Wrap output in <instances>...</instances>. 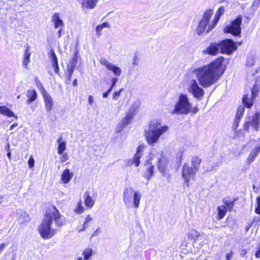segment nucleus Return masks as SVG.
<instances>
[{"instance_id": "obj_1", "label": "nucleus", "mask_w": 260, "mask_h": 260, "mask_svg": "<svg viewBox=\"0 0 260 260\" xmlns=\"http://www.w3.org/2000/svg\"><path fill=\"white\" fill-rule=\"evenodd\" d=\"M222 62V58H218L194 70L193 73L202 87H209L219 79L224 72Z\"/></svg>"}, {"instance_id": "obj_2", "label": "nucleus", "mask_w": 260, "mask_h": 260, "mask_svg": "<svg viewBox=\"0 0 260 260\" xmlns=\"http://www.w3.org/2000/svg\"><path fill=\"white\" fill-rule=\"evenodd\" d=\"M53 221L59 228L63 224V219L58 210L55 207H51L46 213L41 223L39 231L41 236L45 239H48L53 237L56 233V230L51 226Z\"/></svg>"}, {"instance_id": "obj_3", "label": "nucleus", "mask_w": 260, "mask_h": 260, "mask_svg": "<svg viewBox=\"0 0 260 260\" xmlns=\"http://www.w3.org/2000/svg\"><path fill=\"white\" fill-rule=\"evenodd\" d=\"M169 129L168 125H162L160 120H151L144 130V136L148 145L154 146L159 142V138Z\"/></svg>"}, {"instance_id": "obj_4", "label": "nucleus", "mask_w": 260, "mask_h": 260, "mask_svg": "<svg viewBox=\"0 0 260 260\" xmlns=\"http://www.w3.org/2000/svg\"><path fill=\"white\" fill-rule=\"evenodd\" d=\"M199 111L196 107H193V104L190 101L187 94L180 93L174 107L170 111L172 114L187 115L189 113L196 114Z\"/></svg>"}, {"instance_id": "obj_5", "label": "nucleus", "mask_w": 260, "mask_h": 260, "mask_svg": "<svg viewBox=\"0 0 260 260\" xmlns=\"http://www.w3.org/2000/svg\"><path fill=\"white\" fill-rule=\"evenodd\" d=\"M141 197L142 194L139 191L135 190L131 187H126L123 192V203L127 207L138 209Z\"/></svg>"}, {"instance_id": "obj_6", "label": "nucleus", "mask_w": 260, "mask_h": 260, "mask_svg": "<svg viewBox=\"0 0 260 260\" xmlns=\"http://www.w3.org/2000/svg\"><path fill=\"white\" fill-rule=\"evenodd\" d=\"M213 12L211 10L206 11L203 15L201 20L200 21L199 25L196 29V32L198 35L200 36L204 32L207 31L208 26L209 24H213V21L209 22V20L212 16Z\"/></svg>"}, {"instance_id": "obj_7", "label": "nucleus", "mask_w": 260, "mask_h": 260, "mask_svg": "<svg viewBox=\"0 0 260 260\" xmlns=\"http://www.w3.org/2000/svg\"><path fill=\"white\" fill-rule=\"evenodd\" d=\"M187 90L198 100H201L204 98L205 91L199 86L195 79H191L188 81Z\"/></svg>"}, {"instance_id": "obj_8", "label": "nucleus", "mask_w": 260, "mask_h": 260, "mask_svg": "<svg viewBox=\"0 0 260 260\" xmlns=\"http://www.w3.org/2000/svg\"><path fill=\"white\" fill-rule=\"evenodd\" d=\"M260 124V113L256 112L251 116L246 118L244 125V128L248 132L250 126H251L255 131H257L259 129Z\"/></svg>"}, {"instance_id": "obj_9", "label": "nucleus", "mask_w": 260, "mask_h": 260, "mask_svg": "<svg viewBox=\"0 0 260 260\" xmlns=\"http://www.w3.org/2000/svg\"><path fill=\"white\" fill-rule=\"evenodd\" d=\"M135 113V109L134 108L132 107L129 108L126 112L125 116L117 124L115 129L116 133H120L126 126L129 124L131 123Z\"/></svg>"}, {"instance_id": "obj_10", "label": "nucleus", "mask_w": 260, "mask_h": 260, "mask_svg": "<svg viewBox=\"0 0 260 260\" xmlns=\"http://www.w3.org/2000/svg\"><path fill=\"white\" fill-rule=\"evenodd\" d=\"M242 17L238 16L231 24L227 25L223 30L225 33H231L234 36H239L241 32Z\"/></svg>"}, {"instance_id": "obj_11", "label": "nucleus", "mask_w": 260, "mask_h": 260, "mask_svg": "<svg viewBox=\"0 0 260 260\" xmlns=\"http://www.w3.org/2000/svg\"><path fill=\"white\" fill-rule=\"evenodd\" d=\"M220 52L230 54L237 48V43H235L232 39H225L218 43Z\"/></svg>"}, {"instance_id": "obj_12", "label": "nucleus", "mask_w": 260, "mask_h": 260, "mask_svg": "<svg viewBox=\"0 0 260 260\" xmlns=\"http://www.w3.org/2000/svg\"><path fill=\"white\" fill-rule=\"evenodd\" d=\"M197 172L191 167H189L187 164H184L182 169V177L184 180L186 185H189L190 180H193Z\"/></svg>"}, {"instance_id": "obj_13", "label": "nucleus", "mask_w": 260, "mask_h": 260, "mask_svg": "<svg viewBox=\"0 0 260 260\" xmlns=\"http://www.w3.org/2000/svg\"><path fill=\"white\" fill-rule=\"evenodd\" d=\"M169 160L162 151L158 158L157 168L160 173L164 176L166 175V169L168 165Z\"/></svg>"}, {"instance_id": "obj_14", "label": "nucleus", "mask_w": 260, "mask_h": 260, "mask_svg": "<svg viewBox=\"0 0 260 260\" xmlns=\"http://www.w3.org/2000/svg\"><path fill=\"white\" fill-rule=\"evenodd\" d=\"M258 89L255 85L253 86L251 89V94L250 97L249 98L248 95H244L243 98L242 102L244 105L248 108H251L253 105L254 100L257 95Z\"/></svg>"}, {"instance_id": "obj_15", "label": "nucleus", "mask_w": 260, "mask_h": 260, "mask_svg": "<svg viewBox=\"0 0 260 260\" xmlns=\"http://www.w3.org/2000/svg\"><path fill=\"white\" fill-rule=\"evenodd\" d=\"M101 63L105 66L108 70L113 72L116 76H118L121 75V70L119 67L115 66L106 60H101Z\"/></svg>"}, {"instance_id": "obj_16", "label": "nucleus", "mask_w": 260, "mask_h": 260, "mask_svg": "<svg viewBox=\"0 0 260 260\" xmlns=\"http://www.w3.org/2000/svg\"><path fill=\"white\" fill-rule=\"evenodd\" d=\"M220 49L219 45L218 43H211L207 48L203 51L204 54H209L211 55H215L218 52Z\"/></svg>"}, {"instance_id": "obj_17", "label": "nucleus", "mask_w": 260, "mask_h": 260, "mask_svg": "<svg viewBox=\"0 0 260 260\" xmlns=\"http://www.w3.org/2000/svg\"><path fill=\"white\" fill-rule=\"evenodd\" d=\"M43 96L45 101L46 109L47 111L50 112L53 108V99L44 89H43Z\"/></svg>"}, {"instance_id": "obj_18", "label": "nucleus", "mask_w": 260, "mask_h": 260, "mask_svg": "<svg viewBox=\"0 0 260 260\" xmlns=\"http://www.w3.org/2000/svg\"><path fill=\"white\" fill-rule=\"evenodd\" d=\"M224 8L223 7H220L218 9V10L216 12V14L215 15V16L214 17V19H213V24H209L208 28V29H207V31H211L214 27V26L217 23V22H218V20H219V19L220 18V17L224 13Z\"/></svg>"}, {"instance_id": "obj_19", "label": "nucleus", "mask_w": 260, "mask_h": 260, "mask_svg": "<svg viewBox=\"0 0 260 260\" xmlns=\"http://www.w3.org/2000/svg\"><path fill=\"white\" fill-rule=\"evenodd\" d=\"M51 21L54 23V28L57 29L59 27H63L64 23L63 20L60 18L58 13H55L51 17Z\"/></svg>"}, {"instance_id": "obj_20", "label": "nucleus", "mask_w": 260, "mask_h": 260, "mask_svg": "<svg viewBox=\"0 0 260 260\" xmlns=\"http://www.w3.org/2000/svg\"><path fill=\"white\" fill-rule=\"evenodd\" d=\"M73 173L70 172L69 169H65L61 175V180L64 184L69 183L72 177H73Z\"/></svg>"}, {"instance_id": "obj_21", "label": "nucleus", "mask_w": 260, "mask_h": 260, "mask_svg": "<svg viewBox=\"0 0 260 260\" xmlns=\"http://www.w3.org/2000/svg\"><path fill=\"white\" fill-rule=\"evenodd\" d=\"M142 151L143 148L139 146L137 148L136 154L132 159V164H135L136 167L139 166L140 163V159L142 156Z\"/></svg>"}, {"instance_id": "obj_22", "label": "nucleus", "mask_w": 260, "mask_h": 260, "mask_svg": "<svg viewBox=\"0 0 260 260\" xmlns=\"http://www.w3.org/2000/svg\"><path fill=\"white\" fill-rule=\"evenodd\" d=\"M0 114L7 116L9 117H14L16 119L17 118V116L6 106H0Z\"/></svg>"}, {"instance_id": "obj_23", "label": "nucleus", "mask_w": 260, "mask_h": 260, "mask_svg": "<svg viewBox=\"0 0 260 260\" xmlns=\"http://www.w3.org/2000/svg\"><path fill=\"white\" fill-rule=\"evenodd\" d=\"M26 95L28 98L27 103L30 104L37 99V93L35 89H29L27 91Z\"/></svg>"}, {"instance_id": "obj_24", "label": "nucleus", "mask_w": 260, "mask_h": 260, "mask_svg": "<svg viewBox=\"0 0 260 260\" xmlns=\"http://www.w3.org/2000/svg\"><path fill=\"white\" fill-rule=\"evenodd\" d=\"M98 0H82L81 4L83 7L87 9H93L94 8Z\"/></svg>"}, {"instance_id": "obj_25", "label": "nucleus", "mask_w": 260, "mask_h": 260, "mask_svg": "<svg viewBox=\"0 0 260 260\" xmlns=\"http://www.w3.org/2000/svg\"><path fill=\"white\" fill-rule=\"evenodd\" d=\"M58 145L57 148V153L58 154H62L66 149V144L62 140V137H60L57 140Z\"/></svg>"}, {"instance_id": "obj_26", "label": "nucleus", "mask_w": 260, "mask_h": 260, "mask_svg": "<svg viewBox=\"0 0 260 260\" xmlns=\"http://www.w3.org/2000/svg\"><path fill=\"white\" fill-rule=\"evenodd\" d=\"M201 162V159L199 157L193 156L191 158L192 167H191L197 172L199 170Z\"/></svg>"}, {"instance_id": "obj_27", "label": "nucleus", "mask_w": 260, "mask_h": 260, "mask_svg": "<svg viewBox=\"0 0 260 260\" xmlns=\"http://www.w3.org/2000/svg\"><path fill=\"white\" fill-rule=\"evenodd\" d=\"M84 196H86L84 202L86 207L91 208L94 204V201L91 198L87 192H85Z\"/></svg>"}, {"instance_id": "obj_28", "label": "nucleus", "mask_w": 260, "mask_h": 260, "mask_svg": "<svg viewBox=\"0 0 260 260\" xmlns=\"http://www.w3.org/2000/svg\"><path fill=\"white\" fill-rule=\"evenodd\" d=\"M147 167V172L145 174V177L147 179L149 180L151 177L153 175L154 167L151 164H149L148 162L146 165Z\"/></svg>"}, {"instance_id": "obj_29", "label": "nucleus", "mask_w": 260, "mask_h": 260, "mask_svg": "<svg viewBox=\"0 0 260 260\" xmlns=\"http://www.w3.org/2000/svg\"><path fill=\"white\" fill-rule=\"evenodd\" d=\"M259 151L260 147L255 148L250 152L247 158L249 163L252 162L254 160L255 157L257 156Z\"/></svg>"}, {"instance_id": "obj_30", "label": "nucleus", "mask_w": 260, "mask_h": 260, "mask_svg": "<svg viewBox=\"0 0 260 260\" xmlns=\"http://www.w3.org/2000/svg\"><path fill=\"white\" fill-rule=\"evenodd\" d=\"M93 255V250L91 248H87L82 252V255L84 256L83 260H89Z\"/></svg>"}, {"instance_id": "obj_31", "label": "nucleus", "mask_w": 260, "mask_h": 260, "mask_svg": "<svg viewBox=\"0 0 260 260\" xmlns=\"http://www.w3.org/2000/svg\"><path fill=\"white\" fill-rule=\"evenodd\" d=\"M109 28L110 24L108 22H104L101 25H98L96 27V34L98 36L101 35V31L104 28Z\"/></svg>"}, {"instance_id": "obj_32", "label": "nucleus", "mask_w": 260, "mask_h": 260, "mask_svg": "<svg viewBox=\"0 0 260 260\" xmlns=\"http://www.w3.org/2000/svg\"><path fill=\"white\" fill-rule=\"evenodd\" d=\"M226 213V208L225 206H220L218 207V217L219 219H222Z\"/></svg>"}, {"instance_id": "obj_33", "label": "nucleus", "mask_w": 260, "mask_h": 260, "mask_svg": "<svg viewBox=\"0 0 260 260\" xmlns=\"http://www.w3.org/2000/svg\"><path fill=\"white\" fill-rule=\"evenodd\" d=\"M30 53L29 52V48L28 47L25 52L24 57L23 61V64L26 68L29 61Z\"/></svg>"}, {"instance_id": "obj_34", "label": "nucleus", "mask_w": 260, "mask_h": 260, "mask_svg": "<svg viewBox=\"0 0 260 260\" xmlns=\"http://www.w3.org/2000/svg\"><path fill=\"white\" fill-rule=\"evenodd\" d=\"M22 216L18 218V220L20 223L28 221L30 220L29 216L24 212L21 211Z\"/></svg>"}, {"instance_id": "obj_35", "label": "nucleus", "mask_w": 260, "mask_h": 260, "mask_svg": "<svg viewBox=\"0 0 260 260\" xmlns=\"http://www.w3.org/2000/svg\"><path fill=\"white\" fill-rule=\"evenodd\" d=\"M74 211L77 214H81L84 211V208L82 205V202L80 201L77 204V207L74 209Z\"/></svg>"}, {"instance_id": "obj_36", "label": "nucleus", "mask_w": 260, "mask_h": 260, "mask_svg": "<svg viewBox=\"0 0 260 260\" xmlns=\"http://www.w3.org/2000/svg\"><path fill=\"white\" fill-rule=\"evenodd\" d=\"M200 236V234L194 230H191L188 233V237L194 240L198 239Z\"/></svg>"}, {"instance_id": "obj_37", "label": "nucleus", "mask_w": 260, "mask_h": 260, "mask_svg": "<svg viewBox=\"0 0 260 260\" xmlns=\"http://www.w3.org/2000/svg\"><path fill=\"white\" fill-rule=\"evenodd\" d=\"M244 111H245V108L244 107H243V106L239 107L237 110L236 117L239 118L241 119L243 115Z\"/></svg>"}, {"instance_id": "obj_38", "label": "nucleus", "mask_w": 260, "mask_h": 260, "mask_svg": "<svg viewBox=\"0 0 260 260\" xmlns=\"http://www.w3.org/2000/svg\"><path fill=\"white\" fill-rule=\"evenodd\" d=\"M122 90L123 89L121 88L119 90L113 92L112 97L114 100L117 101L118 100L119 97L120 96L121 92Z\"/></svg>"}, {"instance_id": "obj_39", "label": "nucleus", "mask_w": 260, "mask_h": 260, "mask_svg": "<svg viewBox=\"0 0 260 260\" xmlns=\"http://www.w3.org/2000/svg\"><path fill=\"white\" fill-rule=\"evenodd\" d=\"M51 58L53 63H58L57 58L55 55V52L53 50H51Z\"/></svg>"}, {"instance_id": "obj_40", "label": "nucleus", "mask_w": 260, "mask_h": 260, "mask_svg": "<svg viewBox=\"0 0 260 260\" xmlns=\"http://www.w3.org/2000/svg\"><path fill=\"white\" fill-rule=\"evenodd\" d=\"M75 67V64H72L70 67H68V75H69V77L70 79L71 78L72 75L73 73Z\"/></svg>"}, {"instance_id": "obj_41", "label": "nucleus", "mask_w": 260, "mask_h": 260, "mask_svg": "<svg viewBox=\"0 0 260 260\" xmlns=\"http://www.w3.org/2000/svg\"><path fill=\"white\" fill-rule=\"evenodd\" d=\"M256 213L260 214V197H258L256 200V207L255 209Z\"/></svg>"}, {"instance_id": "obj_42", "label": "nucleus", "mask_w": 260, "mask_h": 260, "mask_svg": "<svg viewBox=\"0 0 260 260\" xmlns=\"http://www.w3.org/2000/svg\"><path fill=\"white\" fill-rule=\"evenodd\" d=\"M28 164L30 168H32L34 167L35 159L32 156H30L28 161Z\"/></svg>"}, {"instance_id": "obj_43", "label": "nucleus", "mask_w": 260, "mask_h": 260, "mask_svg": "<svg viewBox=\"0 0 260 260\" xmlns=\"http://www.w3.org/2000/svg\"><path fill=\"white\" fill-rule=\"evenodd\" d=\"M241 119L239 118L236 117L233 124V128L236 129L239 126V123Z\"/></svg>"}, {"instance_id": "obj_44", "label": "nucleus", "mask_w": 260, "mask_h": 260, "mask_svg": "<svg viewBox=\"0 0 260 260\" xmlns=\"http://www.w3.org/2000/svg\"><path fill=\"white\" fill-rule=\"evenodd\" d=\"M52 68H53L54 72L58 74L59 72V67L58 63H53L52 64Z\"/></svg>"}, {"instance_id": "obj_45", "label": "nucleus", "mask_w": 260, "mask_h": 260, "mask_svg": "<svg viewBox=\"0 0 260 260\" xmlns=\"http://www.w3.org/2000/svg\"><path fill=\"white\" fill-rule=\"evenodd\" d=\"M117 81V79L116 78H113L111 80V86L112 87H114L116 85V83Z\"/></svg>"}, {"instance_id": "obj_46", "label": "nucleus", "mask_w": 260, "mask_h": 260, "mask_svg": "<svg viewBox=\"0 0 260 260\" xmlns=\"http://www.w3.org/2000/svg\"><path fill=\"white\" fill-rule=\"evenodd\" d=\"M232 255H233L232 251H231L230 253H226V255H225L226 260H231Z\"/></svg>"}, {"instance_id": "obj_47", "label": "nucleus", "mask_w": 260, "mask_h": 260, "mask_svg": "<svg viewBox=\"0 0 260 260\" xmlns=\"http://www.w3.org/2000/svg\"><path fill=\"white\" fill-rule=\"evenodd\" d=\"M88 102L89 104L91 106L93 102V99L92 95H89L88 98Z\"/></svg>"}, {"instance_id": "obj_48", "label": "nucleus", "mask_w": 260, "mask_h": 260, "mask_svg": "<svg viewBox=\"0 0 260 260\" xmlns=\"http://www.w3.org/2000/svg\"><path fill=\"white\" fill-rule=\"evenodd\" d=\"M68 155L67 154H63L61 157V161L64 162L68 159Z\"/></svg>"}, {"instance_id": "obj_49", "label": "nucleus", "mask_w": 260, "mask_h": 260, "mask_svg": "<svg viewBox=\"0 0 260 260\" xmlns=\"http://www.w3.org/2000/svg\"><path fill=\"white\" fill-rule=\"evenodd\" d=\"M226 205L228 206L229 209L231 210L234 206V202L232 201L229 202V204H226Z\"/></svg>"}, {"instance_id": "obj_50", "label": "nucleus", "mask_w": 260, "mask_h": 260, "mask_svg": "<svg viewBox=\"0 0 260 260\" xmlns=\"http://www.w3.org/2000/svg\"><path fill=\"white\" fill-rule=\"evenodd\" d=\"M134 258L136 260H141V254L140 252H138L137 255L134 256Z\"/></svg>"}, {"instance_id": "obj_51", "label": "nucleus", "mask_w": 260, "mask_h": 260, "mask_svg": "<svg viewBox=\"0 0 260 260\" xmlns=\"http://www.w3.org/2000/svg\"><path fill=\"white\" fill-rule=\"evenodd\" d=\"M6 246V244L4 243L0 244V254L4 250Z\"/></svg>"}, {"instance_id": "obj_52", "label": "nucleus", "mask_w": 260, "mask_h": 260, "mask_svg": "<svg viewBox=\"0 0 260 260\" xmlns=\"http://www.w3.org/2000/svg\"><path fill=\"white\" fill-rule=\"evenodd\" d=\"M62 31V28L59 27V29L57 31V34L58 35V38H60L61 37Z\"/></svg>"}, {"instance_id": "obj_53", "label": "nucleus", "mask_w": 260, "mask_h": 260, "mask_svg": "<svg viewBox=\"0 0 260 260\" xmlns=\"http://www.w3.org/2000/svg\"><path fill=\"white\" fill-rule=\"evenodd\" d=\"M77 54H76V53H75V54H74V58H73V62L72 64H75V65L76 66V62H77Z\"/></svg>"}, {"instance_id": "obj_54", "label": "nucleus", "mask_w": 260, "mask_h": 260, "mask_svg": "<svg viewBox=\"0 0 260 260\" xmlns=\"http://www.w3.org/2000/svg\"><path fill=\"white\" fill-rule=\"evenodd\" d=\"M260 4V0H254L253 2V5H256L258 7Z\"/></svg>"}, {"instance_id": "obj_55", "label": "nucleus", "mask_w": 260, "mask_h": 260, "mask_svg": "<svg viewBox=\"0 0 260 260\" xmlns=\"http://www.w3.org/2000/svg\"><path fill=\"white\" fill-rule=\"evenodd\" d=\"M88 223V222H86V221H85L84 224H83V229L81 230H79V232L85 230V229H86L88 226V224H87Z\"/></svg>"}, {"instance_id": "obj_56", "label": "nucleus", "mask_w": 260, "mask_h": 260, "mask_svg": "<svg viewBox=\"0 0 260 260\" xmlns=\"http://www.w3.org/2000/svg\"><path fill=\"white\" fill-rule=\"evenodd\" d=\"M255 256L256 257H260V246H259L258 249L255 253Z\"/></svg>"}, {"instance_id": "obj_57", "label": "nucleus", "mask_w": 260, "mask_h": 260, "mask_svg": "<svg viewBox=\"0 0 260 260\" xmlns=\"http://www.w3.org/2000/svg\"><path fill=\"white\" fill-rule=\"evenodd\" d=\"M133 63L135 65H137L138 64L137 57L136 56H134L133 58Z\"/></svg>"}, {"instance_id": "obj_58", "label": "nucleus", "mask_w": 260, "mask_h": 260, "mask_svg": "<svg viewBox=\"0 0 260 260\" xmlns=\"http://www.w3.org/2000/svg\"><path fill=\"white\" fill-rule=\"evenodd\" d=\"M35 81L37 83L38 85H39L43 87L42 83L39 81V79L37 78L35 79Z\"/></svg>"}, {"instance_id": "obj_59", "label": "nucleus", "mask_w": 260, "mask_h": 260, "mask_svg": "<svg viewBox=\"0 0 260 260\" xmlns=\"http://www.w3.org/2000/svg\"><path fill=\"white\" fill-rule=\"evenodd\" d=\"M92 219V218L90 216V215H88L85 219V221L86 222H89Z\"/></svg>"}, {"instance_id": "obj_60", "label": "nucleus", "mask_w": 260, "mask_h": 260, "mask_svg": "<svg viewBox=\"0 0 260 260\" xmlns=\"http://www.w3.org/2000/svg\"><path fill=\"white\" fill-rule=\"evenodd\" d=\"M109 94V93L107 91L105 93H103V98L105 99V98H108Z\"/></svg>"}, {"instance_id": "obj_61", "label": "nucleus", "mask_w": 260, "mask_h": 260, "mask_svg": "<svg viewBox=\"0 0 260 260\" xmlns=\"http://www.w3.org/2000/svg\"><path fill=\"white\" fill-rule=\"evenodd\" d=\"M17 125H18V124H17V123H14L13 124H12V125L10 126V130H12V129H13V128H14V127H16Z\"/></svg>"}, {"instance_id": "obj_62", "label": "nucleus", "mask_w": 260, "mask_h": 260, "mask_svg": "<svg viewBox=\"0 0 260 260\" xmlns=\"http://www.w3.org/2000/svg\"><path fill=\"white\" fill-rule=\"evenodd\" d=\"M10 145L9 143H8L6 147L7 152H8L9 151H11L10 149Z\"/></svg>"}, {"instance_id": "obj_63", "label": "nucleus", "mask_w": 260, "mask_h": 260, "mask_svg": "<svg viewBox=\"0 0 260 260\" xmlns=\"http://www.w3.org/2000/svg\"><path fill=\"white\" fill-rule=\"evenodd\" d=\"M7 156L9 158V159H10L11 158V151H9L8 152H7Z\"/></svg>"}, {"instance_id": "obj_64", "label": "nucleus", "mask_w": 260, "mask_h": 260, "mask_svg": "<svg viewBox=\"0 0 260 260\" xmlns=\"http://www.w3.org/2000/svg\"><path fill=\"white\" fill-rule=\"evenodd\" d=\"M73 85L74 86H76L77 85V80L75 79L73 81Z\"/></svg>"}]
</instances>
